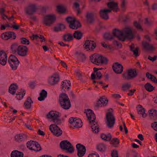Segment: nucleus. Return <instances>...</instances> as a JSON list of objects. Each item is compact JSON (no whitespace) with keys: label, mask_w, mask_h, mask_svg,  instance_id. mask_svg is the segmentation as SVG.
<instances>
[{"label":"nucleus","mask_w":157,"mask_h":157,"mask_svg":"<svg viewBox=\"0 0 157 157\" xmlns=\"http://www.w3.org/2000/svg\"><path fill=\"white\" fill-rule=\"evenodd\" d=\"M59 79L60 78L58 73L56 72L49 77L48 82L50 85L54 86L58 83Z\"/></svg>","instance_id":"obj_12"},{"label":"nucleus","mask_w":157,"mask_h":157,"mask_svg":"<svg viewBox=\"0 0 157 157\" xmlns=\"http://www.w3.org/2000/svg\"><path fill=\"white\" fill-rule=\"evenodd\" d=\"M77 119V118L73 117H71L69 119V122L71 124V127H72L73 124H74V123H75V120H76Z\"/></svg>","instance_id":"obj_52"},{"label":"nucleus","mask_w":157,"mask_h":157,"mask_svg":"<svg viewBox=\"0 0 157 157\" xmlns=\"http://www.w3.org/2000/svg\"><path fill=\"white\" fill-rule=\"evenodd\" d=\"M137 75L135 69H130L127 71V73H124L122 74V77L125 80H129L136 77Z\"/></svg>","instance_id":"obj_8"},{"label":"nucleus","mask_w":157,"mask_h":157,"mask_svg":"<svg viewBox=\"0 0 157 157\" xmlns=\"http://www.w3.org/2000/svg\"><path fill=\"white\" fill-rule=\"evenodd\" d=\"M133 25L137 29L140 30H143V29L140 25V24L135 21L134 22Z\"/></svg>","instance_id":"obj_49"},{"label":"nucleus","mask_w":157,"mask_h":157,"mask_svg":"<svg viewBox=\"0 0 157 157\" xmlns=\"http://www.w3.org/2000/svg\"><path fill=\"white\" fill-rule=\"evenodd\" d=\"M33 103V101L30 97H27V100L24 103L25 107L27 109H30L32 106L31 104Z\"/></svg>","instance_id":"obj_30"},{"label":"nucleus","mask_w":157,"mask_h":157,"mask_svg":"<svg viewBox=\"0 0 157 157\" xmlns=\"http://www.w3.org/2000/svg\"><path fill=\"white\" fill-rule=\"evenodd\" d=\"M106 123L108 127H113L115 123V119L113 114V111L108 112L106 114Z\"/></svg>","instance_id":"obj_6"},{"label":"nucleus","mask_w":157,"mask_h":157,"mask_svg":"<svg viewBox=\"0 0 157 157\" xmlns=\"http://www.w3.org/2000/svg\"><path fill=\"white\" fill-rule=\"evenodd\" d=\"M57 26L59 28V29L60 30V31H61L65 28V26L63 24H60L57 25Z\"/></svg>","instance_id":"obj_58"},{"label":"nucleus","mask_w":157,"mask_h":157,"mask_svg":"<svg viewBox=\"0 0 157 157\" xmlns=\"http://www.w3.org/2000/svg\"><path fill=\"white\" fill-rule=\"evenodd\" d=\"M20 42L21 44L25 45H29V40L25 38H21L20 39Z\"/></svg>","instance_id":"obj_48"},{"label":"nucleus","mask_w":157,"mask_h":157,"mask_svg":"<svg viewBox=\"0 0 157 157\" xmlns=\"http://www.w3.org/2000/svg\"><path fill=\"white\" fill-rule=\"evenodd\" d=\"M93 70L94 73H92L91 75L92 79L97 80L101 79L102 75L101 72L98 71V69L96 67H94Z\"/></svg>","instance_id":"obj_18"},{"label":"nucleus","mask_w":157,"mask_h":157,"mask_svg":"<svg viewBox=\"0 0 157 157\" xmlns=\"http://www.w3.org/2000/svg\"><path fill=\"white\" fill-rule=\"evenodd\" d=\"M7 56L4 51H0V63L2 65H5L6 63Z\"/></svg>","instance_id":"obj_24"},{"label":"nucleus","mask_w":157,"mask_h":157,"mask_svg":"<svg viewBox=\"0 0 157 157\" xmlns=\"http://www.w3.org/2000/svg\"><path fill=\"white\" fill-rule=\"evenodd\" d=\"M37 9V6L35 5L30 4L26 7L25 12L28 15H32L36 12Z\"/></svg>","instance_id":"obj_19"},{"label":"nucleus","mask_w":157,"mask_h":157,"mask_svg":"<svg viewBox=\"0 0 157 157\" xmlns=\"http://www.w3.org/2000/svg\"><path fill=\"white\" fill-rule=\"evenodd\" d=\"M59 102L60 106L64 109H68L71 107L70 100L65 93H61L59 95Z\"/></svg>","instance_id":"obj_5"},{"label":"nucleus","mask_w":157,"mask_h":157,"mask_svg":"<svg viewBox=\"0 0 157 157\" xmlns=\"http://www.w3.org/2000/svg\"><path fill=\"white\" fill-rule=\"evenodd\" d=\"M71 86L70 81L65 80L61 83V89L62 90L65 91L66 90H68Z\"/></svg>","instance_id":"obj_25"},{"label":"nucleus","mask_w":157,"mask_h":157,"mask_svg":"<svg viewBox=\"0 0 157 157\" xmlns=\"http://www.w3.org/2000/svg\"><path fill=\"white\" fill-rule=\"evenodd\" d=\"M60 146L62 149L66 150L67 152L72 153L74 151L73 146L67 140L62 141L60 143Z\"/></svg>","instance_id":"obj_7"},{"label":"nucleus","mask_w":157,"mask_h":157,"mask_svg":"<svg viewBox=\"0 0 157 157\" xmlns=\"http://www.w3.org/2000/svg\"><path fill=\"white\" fill-rule=\"evenodd\" d=\"M107 5L109 9L107 10H113V11L117 12L119 8L117 3L114 2H109L107 3Z\"/></svg>","instance_id":"obj_23"},{"label":"nucleus","mask_w":157,"mask_h":157,"mask_svg":"<svg viewBox=\"0 0 157 157\" xmlns=\"http://www.w3.org/2000/svg\"><path fill=\"white\" fill-rule=\"evenodd\" d=\"M82 33L80 31H75L73 34V37L77 40H80L82 37Z\"/></svg>","instance_id":"obj_41"},{"label":"nucleus","mask_w":157,"mask_h":157,"mask_svg":"<svg viewBox=\"0 0 157 157\" xmlns=\"http://www.w3.org/2000/svg\"><path fill=\"white\" fill-rule=\"evenodd\" d=\"M136 91V90H129V92L127 94L128 95L132 96L133 95V93Z\"/></svg>","instance_id":"obj_62"},{"label":"nucleus","mask_w":157,"mask_h":157,"mask_svg":"<svg viewBox=\"0 0 157 157\" xmlns=\"http://www.w3.org/2000/svg\"><path fill=\"white\" fill-rule=\"evenodd\" d=\"M97 148L100 151H104L105 150L106 147L103 144H100L97 146Z\"/></svg>","instance_id":"obj_46"},{"label":"nucleus","mask_w":157,"mask_h":157,"mask_svg":"<svg viewBox=\"0 0 157 157\" xmlns=\"http://www.w3.org/2000/svg\"><path fill=\"white\" fill-rule=\"evenodd\" d=\"M63 39L65 41H70L73 39L72 34L70 33L65 34L63 36Z\"/></svg>","instance_id":"obj_36"},{"label":"nucleus","mask_w":157,"mask_h":157,"mask_svg":"<svg viewBox=\"0 0 157 157\" xmlns=\"http://www.w3.org/2000/svg\"><path fill=\"white\" fill-rule=\"evenodd\" d=\"M96 14L93 12H87L86 13V18L88 22L91 23L94 22V17Z\"/></svg>","instance_id":"obj_22"},{"label":"nucleus","mask_w":157,"mask_h":157,"mask_svg":"<svg viewBox=\"0 0 157 157\" xmlns=\"http://www.w3.org/2000/svg\"><path fill=\"white\" fill-rule=\"evenodd\" d=\"M85 113L89 123L91 125V128L92 132L94 133H98L99 131V128L97 123L95 121L96 116L94 112L90 109H87L85 110Z\"/></svg>","instance_id":"obj_3"},{"label":"nucleus","mask_w":157,"mask_h":157,"mask_svg":"<svg viewBox=\"0 0 157 157\" xmlns=\"http://www.w3.org/2000/svg\"><path fill=\"white\" fill-rule=\"evenodd\" d=\"M82 122L81 120L79 119H77L75 120V123H74V124L71 128H79L82 127Z\"/></svg>","instance_id":"obj_37"},{"label":"nucleus","mask_w":157,"mask_h":157,"mask_svg":"<svg viewBox=\"0 0 157 157\" xmlns=\"http://www.w3.org/2000/svg\"><path fill=\"white\" fill-rule=\"evenodd\" d=\"M88 157H100L99 155L98 154H92L89 155Z\"/></svg>","instance_id":"obj_63"},{"label":"nucleus","mask_w":157,"mask_h":157,"mask_svg":"<svg viewBox=\"0 0 157 157\" xmlns=\"http://www.w3.org/2000/svg\"><path fill=\"white\" fill-rule=\"evenodd\" d=\"M104 38L106 40H111L114 39V36L110 33H106L104 34Z\"/></svg>","instance_id":"obj_42"},{"label":"nucleus","mask_w":157,"mask_h":157,"mask_svg":"<svg viewBox=\"0 0 157 157\" xmlns=\"http://www.w3.org/2000/svg\"><path fill=\"white\" fill-rule=\"evenodd\" d=\"M95 42L93 40H87L83 45V47L87 51H93L96 47Z\"/></svg>","instance_id":"obj_13"},{"label":"nucleus","mask_w":157,"mask_h":157,"mask_svg":"<svg viewBox=\"0 0 157 157\" xmlns=\"http://www.w3.org/2000/svg\"><path fill=\"white\" fill-rule=\"evenodd\" d=\"M26 138V136L24 134H17L15 137V141L19 142L24 141Z\"/></svg>","instance_id":"obj_28"},{"label":"nucleus","mask_w":157,"mask_h":157,"mask_svg":"<svg viewBox=\"0 0 157 157\" xmlns=\"http://www.w3.org/2000/svg\"><path fill=\"white\" fill-rule=\"evenodd\" d=\"M81 26V25L78 21L75 20V21L70 24L69 25V27L72 29H77Z\"/></svg>","instance_id":"obj_31"},{"label":"nucleus","mask_w":157,"mask_h":157,"mask_svg":"<svg viewBox=\"0 0 157 157\" xmlns=\"http://www.w3.org/2000/svg\"><path fill=\"white\" fill-rule=\"evenodd\" d=\"M138 50L139 48H136L135 49H134L133 50H131V51L133 53V55H134L135 56H137L139 55Z\"/></svg>","instance_id":"obj_55"},{"label":"nucleus","mask_w":157,"mask_h":157,"mask_svg":"<svg viewBox=\"0 0 157 157\" xmlns=\"http://www.w3.org/2000/svg\"><path fill=\"white\" fill-rule=\"evenodd\" d=\"M76 19L74 18L69 17L66 18V20L69 24V25L75 21Z\"/></svg>","instance_id":"obj_51"},{"label":"nucleus","mask_w":157,"mask_h":157,"mask_svg":"<svg viewBox=\"0 0 157 157\" xmlns=\"http://www.w3.org/2000/svg\"><path fill=\"white\" fill-rule=\"evenodd\" d=\"M1 37L5 40H7L10 38L15 39L16 37V35L14 33L9 31L2 34Z\"/></svg>","instance_id":"obj_17"},{"label":"nucleus","mask_w":157,"mask_h":157,"mask_svg":"<svg viewBox=\"0 0 157 157\" xmlns=\"http://www.w3.org/2000/svg\"><path fill=\"white\" fill-rule=\"evenodd\" d=\"M19 46L16 43H14L12 44L11 46V50L13 53H17Z\"/></svg>","instance_id":"obj_40"},{"label":"nucleus","mask_w":157,"mask_h":157,"mask_svg":"<svg viewBox=\"0 0 157 157\" xmlns=\"http://www.w3.org/2000/svg\"><path fill=\"white\" fill-rule=\"evenodd\" d=\"M112 68L114 71L117 74H121L123 71V66L117 62L113 64Z\"/></svg>","instance_id":"obj_20"},{"label":"nucleus","mask_w":157,"mask_h":157,"mask_svg":"<svg viewBox=\"0 0 157 157\" xmlns=\"http://www.w3.org/2000/svg\"><path fill=\"white\" fill-rule=\"evenodd\" d=\"M101 139L106 141H110L112 139V136L110 133H108L107 134L102 133L101 135Z\"/></svg>","instance_id":"obj_33"},{"label":"nucleus","mask_w":157,"mask_h":157,"mask_svg":"<svg viewBox=\"0 0 157 157\" xmlns=\"http://www.w3.org/2000/svg\"><path fill=\"white\" fill-rule=\"evenodd\" d=\"M148 59H149L151 61L153 62L155 60L157 59V57L156 56H154L153 57H151V56H149L148 58Z\"/></svg>","instance_id":"obj_60"},{"label":"nucleus","mask_w":157,"mask_h":157,"mask_svg":"<svg viewBox=\"0 0 157 157\" xmlns=\"http://www.w3.org/2000/svg\"><path fill=\"white\" fill-rule=\"evenodd\" d=\"M26 145L27 148L36 151H39L41 150L40 144L35 141L33 140L29 141L27 143Z\"/></svg>","instance_id":"obj_10"},{"label":"nucleus","mask_w":157,"mask_h":157,"mask_svg":"<svg viewBox=\"0 0 157 157\" xmlns=\"http://www.w3.org/2000/svg\"><path fill=\"white\" fill-rule=\"evenodd\" d=\"M58 44L62 46H67V47H69V44L64 43L63 42H59Z\"/></svg>","instance_id":"obj_64"},{"label":"nucleus","mask_w":157,"mask_h":157,"mask_svg":"<svg viewBox=\"0 0 157 157\" xmlns=\"http://www.w3.org/2000/svg\"><path fill=\"white\" fill-rule=\"evenodd\" d=\"M8 62L12 70H15L19 64V61L14 56L11 55L8 58Z\"/></svg>","instance_id":"obj_9"},{"label":"nucleus","mask_w":157,"mask_h":157,"mask_svg":"<svg viewBox=\"0 0 157 157\" xmlns=\"http://www.w3.org/2000/svg\"><path fill=\"white\" fill-rule=\"evenodd\" d=\"M28 50V49L26 46L19 45L17 53L19 56L24 57L27 56V52Z\"/></svg>","instance_id":"obj_16"},{"label":"nucleus","mask_w":157,"mask_h":157,"mask_svg":"<svg viewBox=\"0 0 157 157\" xmlns=\"http://www.w3.org/2000/svg\"><path fill=\"white\" fill-rule=\"evenodd\" d=\"M127 3V0H121V6L122 10L125 11L126 10Z\"/></svg>","instance_id":"obj_44"},{"label":"nucleus","mask_w":157,"mask_h":157,"mask_svg":"<svg viewBox=\"0 0 157 157\" xmlns=\"http://www.w3.org/2000/svg\"><path fill=\"white\" fill-rule=\"evenodd\" d=\"M57 11L61 13H64L65 12V9L64 7L61 6H58L57 7Z\"/></svg>","instance_id":"obj_50"},{"label":"nucleus","mask_w":157,"mask_h":157,"mask_svg":"<svg viewBox=\"0 0 157 157\" xmlns=\"http://www.w3.org/2000/svg\"><path fill=\"white\" fill-rule=\"evenodd\" d=\"M76 147L77 150L78 156L79 157L83 156L86 151L85 147L80 144H78L76 146Z\"/></svg>","instance_id":"obj_15"},{"label":"nucleus","mask_w":157,"mask_h":157,"mask_svg":"<svg viewBox=\"0 0 157 157\" xmlns=\"http://www.w3.org/2000/svg\"><path fill=\"white\" fill-rule=\"evenodd\" d=\"M138 113L142 115L143 118H145L147 116V114L145 113V109L142 105H138L137 107Z\"/></svg>","instance_id":"obj_27"},{"label":"nucleus","mask_w":157,"mask_h":157,"mask_svg":"<svg viewBox=\"0 0 157 157\" xmlns=\"http://www.w3.org/2000/svg\"><path fill=\"white\" fill-rule=\"evenodd\" d=\"M112 34L114 38L116 37L119 40L122 41H125L126 39H132L134 36L132 29L128 27H125L122 30L114 29L113 30Z\"/></svg>","instance_id":"obj_2"},{"label":"nucleus","mask_w":157,"mask_h":157,"mask_svg":"<svg viewBox=\"0 0 157 157\" xmlns=\"http://www.w3.org/2000/svg\"><path fill=\"white\" fill-rule=\"evenodd\" d=\"M25 94V90H23L22 93L20 92L17 94H16V98L18 100H20L22 99Z\"/></svg>","instance_id":"obj_45"},{"label":"nucleus","mask_w":157,"mask_h":157,"mask_svg":"<svg viewBox=\"0 0 157 157\" xmlns=\"http://www.w3.org/2000/svg\"><path fill=\"white\" fill-rule=\"evenodd\" d=\"M18 86L16 84L13 83L11 84L9 89V92L12 95H14L17 89Z\"/></svg>","instance_id":"obj_29"},{"label":"nucleus","mask_w":157,"mask_h":157,"mask_svg":"<svg viewBox=\"0 0 157 157\" xmlns=\"http://www.w3.org/2000/svg\"><path fill=\"white\" fill-rule=\"evenodd\" d=\"M131 87V84L128 83H126L122 85V90L124 91H126L130 89Z\"/></svg>","instance_id":"obj_43"},{"label":"nucleus","mask_w":157,"mask_h":157,"mask_svg":"<svg viewBox=\"0 0 157 157\" xmlns=\"http://www.w3.org/2000/svg\"><path fill=\"white\" fill-rule=\"evenodd\" d=\"M111 12V10L107 9H101L99 12L100 17L101 18L107 20L109 19V16L108 13Z\"/></svg>","instance_id":"obj_21"},{"label":"nucleus","mask_w":157,"mask_h":157,"mask_svg":"<svg viewBox=\"0 0 157 157\" xmlns=\"http://www.w3.org/2000/svg\"><path fill=\"white\" fill-rule=\"evenodd\" d=\"M47 92L44 90H42L40 93V96L38 98V100L42 101L44 100L47 96Z\"/></svg>","instance_id":"obj_38"},{"label":"nucleus","mask_w":157,"mask_h":157,"mask_svg":"<svg viewBox=\"0 0 157 157\" xmlns=\"http://www.w3.org/2000/svg\"><path fill=\"white\" fill-rule=\"evenodd\" d=\"M150 79L155 83H157V79L154 76L152 75V76L150 77Z\"/></svg>","instance_id":"obj_59"},{"label":"nucleus","mask_w":157,"mask_h":157,"mask_svg":"<svg viewBox=\"0 0 157 157\" xmlns=\"http://www.w3.org/2000/svg\"><path fill=\"white\" fill-rule=\"evenodd\" d=\"M90 58L91 62L98 66L107 64L108 62L106 57L97 53L91 56Z\"/></svg>","instance_id":"obj_4"},{"label":"nucleus","mask_w":157,"mask_h":157,"mask_svg":"<svg viewBox=\"0 0 157 157\" xmlns=\"http://www.w3.org/2000/svg\"><path fill=\"white\" fill-rule=\"evenodd\" d=\"M76 54L77 55L78 59L79 61L83 62L85 61L86 57L84 54L76 52Z\"/></svg>","instance_id":"obj_35"},{"label":"nucleus","mask_w":157,"mask_h":157,"mask_svg":"<svg viewBox=\"0 0 157 157\" xmlns=\"http://www.w3.org/2000/svg\"><path fill=\"white\" fill-rule=\"evenodd\" d=\"M35 83L34 82H32L29 84V86L32 89H34L35 87Z\"/></svg>","instance_id":"obj_61"},{"label":"nucleus","mask_w":157,"mask_h":157,"mask_svg":"<svg viewBox=\"0 0 157 157\" xmlns=\"http://www.w3.org/2000/svg\"><path fill=\"white\" fill-rule=\"evenodd\" d=\"M112 157H119L118 156V152L117 150H113L111 153Z\"/></svg>","instance_id":"obj_54"},{"label":"nucleus","mask_w":157,"mask_h":157,"mask_svg":"<svg viewBox=\"0 0 157 157\" xmlns=\"http://www.w3.org/2000/svg\"><path fill=\"white\" fill-rule=\"evenodd\" d=\"M108 102V100L105 97H101L94 105V108L96 110L98 109L99 107L106 106Z\"/></svg>","instance_id":"obj_14"},{"label":"nucleus","mask_w":157,"mask_h":157,"mask_svg":"<svg viewBox=\"0 0 157 157\" xmlns=\"http://www.w3.org/2000/svg\"><path fill=\"white\" fill-rule=\"evenodd\" d=\"M145 23L148 26H150L153 24V22L152 21H149L148 20V18H147L145 19Z\"/></svg>","instance_id":"obj_53"},{"label":"nucleus","mask_w":157,"mask_h":157,"mask_svg":"<svg viewBox=\"0 0 157 157\" xmlns=\"http://www.w3.org/2000/svg\"><path fill=\"white\" fill-rule=\"evenodd\" d=\"M111 144H113V146L116 147V144H118L119 143V140L117 138H113L110 140Z\"/></svg>","instance_id":"obj_47"},{"label":"nucleus","mask_w":157,"mask_h":157,"mask_svg":"<svg viewBox=\"0 0 157 157\" xmlns=\"http://www.w3.org/2000/svg\"><path fill=\"white\" fill-rule=\"evenodd\" d=\"M23 155L22 152L17 150L13 151L10 154L11 157H23Z\"/></svg>","instance_id":"obj_34"},{"label":"nucleus","mask_w":157,"mask_h":157,"mask_svg":"<svg viewBox=\"0 0 157 157\" xmlns=\"http://www.w3.org/2000/svg\"><path fill=\"white\" fill-rule=\"evenodd\" d=\"M149 113L151 119L154 120L157 119V111L156 110L151 109L149 110Z\"/></svg>","instance_id":"obj_32"},{"label":"nucleus","mask_w":157,"mask_h":157,"mask_svg":"<svg viewBox=\"0 0 157 157\" xmlns=\"http://www.w3.org/2000/svg\"><path fill=\"white\" fill-rule=\"evenodd\" d=\"M144 87L146 90L149 92L152 91L155 89L154 87L149 82H147L145 84Z\"/></svg>","instance_id":"obj_39"},{"label":"nucleus","mask_w":157,"mask_h":157,"mask_svg":"<svg viewBox=\"0 0 157 157\" xmlns=\"http://www.w3.org/2000/svg\"><path fill=\"white\" fill-rule=\"evenodd\" d=\"M56 20V17L54 15H46L43 19V23L46 26H50Z\"/></svg>","instance_id":"obj_11"},{"label":"nucleus","mask_w":157,"mask_h":157,"mask_svg":"<svg viewBox=\"0 0 157 157\" xmlns=\"http://www.w3.org/2000/svg\"><path fill=\"white\" fill-rule=\"evenodd\" d=\"M144 48L147 50L153 51L155 50V48L151 44H150L146 41H144L142 43Z\"/></svg>","instance_id":"obj_26"},{"label":"nucleus","mask_w":157,"mask_h":157,"mask_svg":"<svg viewBox=\"0 0 157 157\" xmlns=\"http://www.w3.org/2000/svg\"><path fill=\"white\" fill-rule=\"evenodd\" d=\"M57 26L59 28V29L60 30V31H61L65 28V26L63 24H60L57 25Z\"/></svg>","instance_id":"obj_57"},{"label":"nucleus","mask_w":157,"mask_h":157,"mask_svg":"<svg viewBox=\"0 0 157 157\" xmlns=\"http://www.w3.org/2000/svg\"><path fill=\"white\" fill-rule=\"evenodd\" d=\"M151 127L154 130L157 131V122H154L151 123Z\"/></svg>","instance_id":"obj_56"},{"label":"nucleus","mask_w":157,"mask_h":157,"mask_svg":"<svg viewBox=\"0 0 157 157\" xmlns=\"http://www.w3.org/2000/svg\"><path fill=\"white\" fill-rule=\"evenodd\" d=\"M59 117V113L56 111H51L47 116L48 118L52 119V121L55 124H51L49 129L52 134L56 136H59L62 134V130L57 125L61 123Z\"/></svg>","instance_id":"obj_1"}]
</instances>
